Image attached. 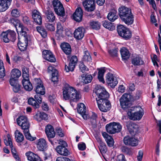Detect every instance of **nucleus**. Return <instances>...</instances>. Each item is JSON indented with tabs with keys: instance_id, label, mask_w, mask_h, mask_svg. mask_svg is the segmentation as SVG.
Instances as JSON below:
<instances>
[{
	"instance_id": "nucleus-4",
	"label": "nucleus",
	"mask_w": 161,
	"mask_h": 161,
	"mask_svg": "<svg viewBox=\"0 0 161 161\" xmlns=\"http://www.w3.org/2000/svg\"><path fill=\"white\" fill-rule=\"evenodd\" d=\"M17 24H15L14 22L13 23L15 27L16 28V26L19 25L21 30V31L20 32V35L21 36H19L18 37V46L21 51H24L26 49L28 44V36L25 31H23L22 27H20L21 25L19 22V21L17 20Z\"/></svg>"
},
{
	"instance_id": "nucleus-22",
	"label": "nucleus",
	"mask_w": 161,
	"mask_h": 161,
	"mask_svg": "<svg viewBox=\"0 0 161 161\" xmlns=\"http://www.w3.org/2000/svg\"><path fill=\"white\" fill-rule=\"evenodd\" d=\"M60 47L63 51L66 54H69L71 52V48L70 45L67 42H63L60 45Z\"/></svg>"
},
{
	"instance_id": "nucleus-27",
	"label": "nucleus",
	"mask_w": 161,
	"mask_h": 161,
	"mask_svg": "<svg viewBox=\"0 0 161 161\" xmlns=\"http://www.w3.org/2000/svg\"><path fill=\"white\" fill-rule=\"evenodd\" d=\"M4 141L6 146H9L11 148L13 147L12 142V137L9 134H8L4 137Z\"/></svg>"
},
{
	"instance_id": "nucleus-25",
	"label": "nucleus",
	"mask_w": 161,
	"mask_h": 161,
	"mask_svg": "<svg viewBox=\"0 0 161 161\" xmlns=\"http://www.w3.org/2000/svg\"><path fill=\"white\" fill-rule=\"evenodd\" d=\"M120 52L123 59L126 60L129 58L130 56L129 52L126 48L123 47L121 48Z\"/></svg>"
},
{
	"instance_id": "nucleus-44",
	"label": "nucleus",
	"mask_w": 161,
	"mask_h": 161,
	"mask_svg": "<svg viewBox=\"0 0 161 161\" xmlns=\"http://www.w3.org/2000/svg\"><path fill=\"white\" fill-rule=\"evenodd\" d=\"M1 39L5 43L9 42L10 41L8 38V33L5 31L3 32L0 35Z\"/></svg>"
},
{
	"instance_id": "nucleus-14",
	"label": "nucleus",
	"mask_w": 161,
	"mask_h": 161,
	"mask_svg": "<svg viewBox=\"0 0 161 161\" xmlns=\"http://www.w3.org/2000/svg\"><path fill=\"white\" fill-rule=\"evenodd\" d=\"M106 81L107 83L111 87H114L118 84V81L114 78L113 75L108 73L106 76Z\"/></svg>"
},
{
	"instance_id": "nucleus-49",
	"label": "nucleus",
	"mask_w": 161,
	"mask_h": 161,
	"mask_svg": "<svg viewBox=\"0 0 161 161\" xmlns=\"http://www.w3.org/2000/svg\"><path fill=\"white\" fill-rule=\"evenodd\" d=\"M23 132L26 138L30 140H32V138L29 133V128L23 130Z\"/></svg>"
},
{
	"instance_id": "nucleus-7",
	"label": "nucleus",
	"mask_w": 161,
	"mask_h": 161,
	"mask_svg": "<svg viewBox=\"0 0 161 161\" xmlns=\"http://www.w3.org/2000/svg\"><path fill=\"white\" fill-rule=\"evenodd\" d=\"M117 30L119 35L125 40H128L131 36V32L130 30L122 25H118Z\"/></svg>"
},
{
	"instance_id": "nucleus-37",
	"label": "nucleus",
	"mask_w": 161,
	"mask_h": 161,
	"mask_svg": "<svg viewBox=\"0 0 161 161\" xmlns=\"http://www.w3.org/2000/svg\"><path fill=\"white\" fill-rule=\"evenodd\" d=\"M103 25L105 28L112 31L115 29V26L113 23L106 21L103 22Z\"/></svg>"
},
{
	"instance_id": "nucleus-51",
	"label": "nucleus",
	"mask_w": 161,
	"mask_h": 161,
	"mask_svg": "<svg viewBox=\"0 0 161 161\" xmlns=\"http://www.w3.org/2000/svg\"><path fill=\"white\" fill-rule=\"evenodd\" d=\"M118 51V48H115L114 49L109 50L108 52L111 56L116 57L117 55Z\"/></svg>"
},
{
	"instance_id": "nucleus-45",
	"label": "nucleus",
	"mask_w": 161,
	"mask_h": 161,
	"mask_svg": "<svg viewBox=\"0 0 161 161\" xmlns=\"http://www.w3.org/2000/svg\"><path fill=\"white\" fill-rule=\"evenodd\" d=\"M122 151L129 155H131L133 154V152L132 149L125 146H123L121 148Z\"/></svg>"
},
{
	"instance_id": "nucleus-40",
	"label": "nucleus",
	"mask_w": 161,
	"mask_h": 161,
	"mask_svg": "<svg viewBox=\"0 0 161 161\" xmlns=\"http://www.w3.org/2000/svg\"><path fill=\"white\" fill-rule=\"evenodd\" d=\"M132 63L135 65H139L142 64L143 61L141 58L136 57L132 60Z\"/></svg>"
},
{
	"instance_id": "nucleus-2",
	"label": "nucleus",
	"mask_w": 161,
	"mask_h": 161,
	"mask_svg": "<svg viewBox=\"0 0 161 161\" xmlns=\"http://www.w3.org/2000/svg\"><path fill=\"white\" fill-rule=\"evenodd\" d=\"M63 93L64 98L65 100H69L70 104L73 107L81 98L80 92L68 85H66L63 89Z\"/></svg>"
},
{
	"instance_id": "nucleus-61",
	"label": "nucleus",
	"mask_w": 161,
	"mask_h": 161,
	"mask_svg": "<svg viewBox=\"0 0 161 161\" xmlns=\"http://www.w3.org/2000/svg\"><path fill=\"white\" fill-rule=\"evenodd\" d=\"M56 161H70L69 159L66 157H59L57 158Z\"/></svg>"
},
{
	"instance_id": "nucleus-42",
	"label": "nucleus",
	"mask_w": 161,
	"mask_h": 161,
	"mask_svg": "<svg viewBox=\"0 0 161 161\" xmlns=\"http://www.w3.org/2000/svg\"><path fill=\"white\" fill-rule=\"evenodd\" d=\"M57 12H55L58 15L61 16H63L65 15V12L64 8L62 3L60 4V5L57 8Z\"/></svg>"
},
{
	"instance_id": "nucleus-58",
	"label": "nucleus",
	"mask_w": 161,
	"mask_h": 161,
	"mask_svg": "<svg viewBox=\"0 0 161 161\" xmlns=\"http://www.w3.org/2000/svg\"><path fill=\"white\" fill-rule=\"evenodd\" d=\"M13 90L15 92H18L20 90V86L19 83L13 86Z\"/></svg>"
},
{
	"instance_id": "nucleus-8",
	"label": "nucleus",
	"mask_w": 161,
	"mask_h": 161,
	"mask_svg": "<svg viewBox=\"0 0 161 161\" xmlns=\"http://www.w3.org/2000/svg\"><path fill=\"white\" fill-rule=\"evenodd\" d=\"M107 131L110 134H114L116 132L120 131L122 126L120 124L118 123L113 122L107 124L106 126Z\"/></svg>"
},
{
	"instance_id": "nucleus-63",
	"label": "nucleus",
	"mask_w": 161,
	"mask_h": 161,
	"mask_svg": "<svg viewBox=\"0 0 161 161\" xmlns=\"http://www.w3.org/2000/svg\"><path fill=\"white\" fill-rule=\"evenodd\" d=\"M143 156V152L141 150H140L137 156V158L138 161H141Z\"/></svg>"
},
{
	"instance_id": "nucleus-50",
	"label": "nucleus",
	"mask_w": 161,
	"mask_h": 161,
	"mask_svg": "<svg viewBox=\"0 0 161 161\" xmlns=\"http://www.w3.org/2000/svg\"><path fill=\"white\" fill-rule=\"evenodd\" d=\"M61 3L58 0H54L53 2V6L55 12H57V8L60 5Z\"/></svg>"
},
{
	"instance_id": "nucleus-56",
	"label": "nucleus",
	"mask_w": 161,
	"mask_h": 161,
	"mask_svg": "<svg viewBox=\"0 0 161 161\" xmlns=\"http://www.w3.org/2000/svg\"><path fill=\"white\" fill-rule=\"evenodd\" d=\"M152 59L154 65H156L158 68V67L159 66L157 63V61H158V60L157 56L156 55H154L152 58Z\"/></svg>"
},
{
	"instance_id": "nucleus-36",
	"label": "nucleus",
	"mask_w": 161,
	"mask_h": 161,
	"mask_svg": "<svg viewBox=\"0 0 161 161\" xmlns=\"http://www.w3.org/2000/svg\"><path fill=\"white\" fill-rule=\"evenodd\" d=\"M22 80H29V74L28 69L25 67H24L22 69Z\"/></svg>"
},
{
	"instance_id": "nucleus-59",
	"label": "nucleus",
	"mask_w": 161,
	"mask_h": 161,
	"mask_svg": "<svg viewBox=\"0 0 161 161\" xmlns=\"http://www.w3.org/2000/svg\"><path fill=\"white\" fill-rule=\"evenodd\" d=\"M116 161H126L125 156L122 154L119 155L117 157Z\"/></svg>"
},
{
	"instance_id": "nucleus-47",
	"label": "nucleus",
	"mask_w": 161,
	"mask_h": 161,
	"mask_svg": "<svg viewBox=\"0 0 161 161\" xmlns=\"http://www.w3.org/2000/svg\"><path fill=\"white\" fill-rule=\"evenodd\" d=\"M36 116L37 119L39 120H46L47 117V115L44 112H38L36 114Z\"/></svg>"
},
{
	"instance_id": "nucleus-43",
	"label": "nucleus",
	"mask_w": 161,
	"mask_h": 161,
	"mask_svg": "<svg viewBox=\"0 0 161 161\" xmlns=\"http://www.w3.org/2000/svg\"><path fill=\"white\" fill-rule=\"evenodd\" d=\"M36 30L43 37L45 38L47 36V32L44 27L41 26H37L36 27Z\"/></svg>"
},
{
	"instance_id": "nucleus-20",
	"label": "nucleus",
	"mask_w": 161,
	"mask_h": 161,
	"mask_svg": "<svg viewBox=\"0 0 161 161\" xmlns=\"http://www.w3.org/2000/svg\"><path fill=\"white\" fill-rule=\"evenodd\" d=\"M37 147L41 151H43L47 148V147L46 140L43 138L39 139L36 143Z\"/></svg>"
},
{
	"instance_id": "nucleus-55",
	"label": "nucleus",
	"mask_w": 161,
	"mask_h": 161,
	"mask_svg": "<svg viewBox=\"0 0 161 161\" xmlns=\"http://www.w3.org/2000/svg\"><path fill=\"white\" fill-rule=\"evenodd\" d=\"M12 16L14 17H18L20 15L19 12V10L16 9H13L11 12Z\"/></svg>"
},
{
	"instance_id": "nucleus-24",
	"label": "nucleus",
	"mask_w": 161,
	"mask_h": 161,
	"mask_svg": "<svg viewBox=\"0 0 161 161\" xmlns=\"http://www.w3.org/2000/svg\"><path fill=\"white\" fill-rule=\"evenodd\" d=\"M83 53V61L88 63H90L92 61V59L89 52L86 49H85L84 50Z\"/></svg>"
},
{
	"instance_id": "nucleus-30",
	"label": "nucleus",
	"mask_w": 161,
	"mask_h": 161,
	"mask_svg": "<svg viewBox=\"0 0 161 161\" xmlns=\"http://www.w3.org/2000/svg\"><path fill=\"white\" fill-rule=\"evenodd\" d=\"M15 137L16 140L18 142H22L24 139L23 134L19 130H16L14 132Z\"/></svg>"
},
{
	"instance_id": "nucleus-15",
	"label": "nucleus",
	"mask_w": 161,
	"mask_h": 161,
	"mask_svg": "<svg viewBox=\"0 0 161 161\" xmlns=\"http://www.w3.org/2000/svg\"><path fill=\"white\" fill-rule=\"evenodd\" d=\"M45 131L47 137L49 138V141L53 144V142L50 139L54 138L55 136V134L53 127L50 125H47L46 127Z\"/></svg>"
},
{
	"instance_id": "nucleus-52",
	"label": "nucleus",
	"mask_w": 161,
	"mask_h": 161,
	"mask_svg": "<svg viewBox=\"0 0 161 161\" xmlns=\"http://www.w3.org/2000/svg\"><path fill=\"white\" fill-rule=\"evenodd\" d=\"M105 140L108 146L112 147L113 146L114 141L113 138L111 136L108 137V138Z\"/></svg>"
},
{
	"instance_id": "nucleus-21",
	"label": "nucleus",
	"mask_w": 161,
	"mask_h": 161,
	"mask_svg": "<svg viewBox=\"0 0 161 161\" xmlns=\"http://www.w3.org/2000/svg\"><path fill=\"white\" fill-rule=\"evenodd\" d=\"M32 17L34 21L38 25L42 23V19L40 13L36 10H34L32 12Z\"/></svg>"
},
{
	"instance_id": "nucleus-13",
	"label": "nucleus",
	"mask_w": 161,
	"mask_h": 161,
	"mask_svg": "<svg viewBox=\"0 0 161 161\" xmlns=\"http://www.w3.org/2000/svg\"><path fill=\"white\" fill-rule=\"evenodd\" d=\"M85 29L82 27H78L74 32V37L77 40H80L84 37Z\"/></svg>"
},
{
	"instance_id": "nucleus-19",
	"label": "nucleus",
	"mask_w": 161,
	"mask_h": 161,
	"mask_svg": "<svg viewBox=\"0 0 161 161\" xmlns=\"http://www.w3.org/2000/svg\"><path fill=\"white\" fill-rule=\"evenodd\" d=\"M83 12L80 8H77L73 15L74 19L77 22H80L82 19Z\"/></svg>"
},
{
	"instance_id": "nucleus-6",
	"label": "nucleus",
	"mask_w": 161,
	"mask_h": 161,
	"mask_svg": "<svg viewBox=\"0 0 161 161\" xmlns=\"http://www.w3.org/2000/svg\"><path fill=\"white\" fill-rule=\"evenodd\" d=\"M128 113L130 119L134 120L140 119L143 114V109L140 106L131 107Z\"/></svg>"
},
{
	"instance_id": "nucleus-11",
	"label": "nucleus",
	"mask_w": 161,
	"mask_h": 161,
	"mask_svg": "<svg viewBox=\"0 0 161 161\" xmlns=\"http://www.w3.org/2000/svg\"><path fill=\"white\" fill-rule=\"evenodd\" d=\"M82 4L85 10L88 12L93 11L95 8L94 0H85Z\"/></svg>"
},
{
	"instance_id": "nucleus-1",
	"label": "nucleus",
	"mask_w": 161,
	"mask_h": 161,
	"mask_svg": "<svg viewBox=\"0 0 161 161\" xmlns=\"http://www.w3.org/2000/svg\"><path fill=\"white\" fill-rule=\"evenodd\" d=\"M94 91L96 94V99L99 110L104 112L109 110L111 105L108 100L109 96L108 93L103 87L100 86H96Z\"/></svg>"
},
{
	"instance_id": "nucleus-23",
	"label": "nucleus",
	"mask_w": 161,
	"mask_h": 161,
	"mask_svg": "<svg viewBox=\"0 0 161 161\" xmlns=\"http://www.w3.org/2000/svg\"><path fill=\"white\" fill-rule=\"evenodd\" d=\"M56 150L57 152L62 155L67 156L68 155V150L64 147L59 145L56 147Z\"/></svg>"
},
{
	"instance_id": "nucleus-12",
	"label": "nucleus",
	"mask_w": 161,
	"mask_h": 161,
	"mask_svg": "<svg viewBox=\"0 0 161 161\" xmlns=\"http://www.w3.org/2000/svg\"><path fill=\"white\" fill-rule=\"evenodd\" d=\"M77 57L75 56H72L70 59L69 66L66 65H65V70L66 72H69V71H73L77 63Z\"/></svg>"
},
{
	"instance_id": "nucleus-41",
	"label": "nucleus",
	"mask_w": 161,
	"mask_h": 161,
	"mask_svg": "<svg viewBox=\"0 0 161 161\" xmlns=\"http://www.w3.org/2000/svg\"><path fill=\"white\" fill-rule=\"evenodd\" d=\"M90 26L93 29L98 30L100 27V23L97 21H92L90 22Z\"/></svg>"
},
{
	"instance_id": "nucleus-17",
	"label": "nucleus",
	"mask_w": 161,
	"mask_h": 161,
	"mask_svg": "<svg viewBox=\"0 0 161 161\" xmlns=\"http://www.w3.org/2000/svg\"><path fill=\"white\" fill-rule=\"evenodd\" d=\"M123 141L124 144L126 145L135 147L138 144V141L136 139L129 136H125L124 138Z\"/></svg>"
},
{
	"instance_id": "nucleus-32",
	"label": "nucleus",
	"mask_w": 161,
	"mask_h": 161,
	"mask_svg": "<svg viewBox=\"0 0 161 161\" xmlns=\"http://www.w3.org/2000/svg\"><path fill=\"white\" fill-rule=\"evenodd\" d=\"M21 75L20 71L18 69H13L11 73V77L13 78L18 79Z\"/></svg>"
},
{
	"instance_id": "nucleus-48",
	"label": "nucleus",
	"mask_w": 161,
	"mask_h": 161,
	"mask_svg": "<svg viewBox=\"0 0 161 161\" xmlns=\"http://www.w3.org/2000/svg\"><path fill=\"white\" fill-rule=\"evenodd\" d=\"M36 100L34 99L33 98H30L28 99V102L30 105H31L35 108H38L39 107V104L37 103Z\"/></svg>"
},
{
	"instance_id": "nucleus-53",
	"label": "nucleus",
	"mask_w": 161,
	"mask_h": 161,
	"mask_svg": "<svg viewBox=\"0 0 161 161\" xmlns=\"http://www.w3.org/2000/svg\"><path fill=\"white\" fill-rule=\"evenodd\" d=\"M45 26L47 29L49 31H53L55 30V27L52 24L49 23H46Z\"/></svg>"
},
{
	"instance_id": "nucleus-18",
	"label": "nucleus",
	"mask_w": 161,
	"mask_h": 161,
	"mask_svg": "<svg viewBox=\"0 0 161 161\" xmlns=\"http://www.w3.org/2000/svg\"><path fill=\"white\" fill-rule=\"evenodd\" d=\"M126 126L129 132L132 135L135 134L138 131V125L130 121H128L126 123Z\"/></svg>"
},
{
	"instance_id": "nucleus-10",
	"label": "nucleus",
	"mask_w": 161,
	"mask_h": 161,
	"mask_svg": "<svg viewBox=\"0 0 161 161\" xmlns=\"http://www.w3.org/2000/svg\"><path fill=\"white\" fill-rule=\"evenodd\" d=\"M130 95L125 93L120 98V104L122 108L125 109L130 106L131 104L130 101Z\"/></svg>"
},
{
	"instance_id": "nucleus-3",
	"label": "nucleus",
	"mask_w": 161,
	"mask_h": 161,
	"mask_svg": "<svg viewBox=\"0 0 161 161\" xmlns=\"http://www.w3.org/2000/svg\"><path fill=\"white\" fill-rule=\"evenodd\" d=\"M119 14L121 19L126 25L133 23L134 17L130 9L122 6L119 9Z\"/></svg>"
},
{
	"instance_id": "nucleus-39",
	"label": "nucleus",
	"mask_w": 161,
	"mask_h": 161,
	"mask_svg": "<svg viewBox=\"0 0 161 161\" xmlns=\"http://www.w3.org/2000/svg\"><path fill=\"white\" fill-rule=\"evenodd\" d=\"M82 77L83 82L86 84L90 82L92 79V76L88 74L83 75L82 76Z\"/></svg>"
},
{
	"instance_id": "nucleus-46",
	"label": "nucleus",
	"mask_w": 161,
	"mask_h": 161,
	"mask_svg": "<svg viewBox=\"0 0 161 161\" xmlns=\"http://www.w3.org/2000/svg\"><path fill=\"white\" fill-rule=\"evenodd\" d=\"M47 19L48 21L53 22L55 19V17L53 13L51 11H48L47 14Z\"/></svg>"
},
{
	"instance_id": "nucleus-54",
	"label": "nucleus",
	"mask_w": 161,
	"mask_h": 161,
	"mask_svg": "<svg viewBox=\"0 0 161 161\" xmlns=\"http://www.w3.org/2000/svg\"><path fill=\"white\" fill-rule=\"evenodd\" d=\"M58 71H55V72H53L52 73V80L53 82L57 81L58 80Z\"/></svg>"
},
{
	"instance_id": "nucleus-29",
	"label": "nucleus",
	"mask_w": 161,
	"mask_h": 161,
	"mask_svg": "<svg viewBox=\"0 0 161 161\" xmlns=\"http://www.w3.org/2000/svg\"><path fill=\"white\" fill-rule=\"evenodd\" d=\"M63 28L61 24L58 23L57 24V29L56 34V36L58 38L60 37H63Z\"/></svg>"
},
{
	"instance_id": "nucleus-38",
	"label": "nucleus",
	"mask_w": 161,
	"mask_h": 161,
	"mask_svg": "<svg viewBox=\"0 0 161 161\" xmlns=\"http://www.w3.org/2000/svg\"><path fill=\"white\" fill-rule=\"evenodd\" d=\"M77 111L80 114H83L86 113V107L84 104L80 103L78 104Z\"/></svg>"
},
{
	"instance_id": "nucleus-35",
	"label": "nucleus",
	"mask_w": 161,
	"mask_h": 161,
	"mask_svg": "<svg viewBox=\"0 0 161 161\" xmlns=\"http://www.w3.org/2000/svg\"><path fill=\"white\" fill-rule=\"evenodd\" d=\"M8 33V38L10 41L14 42L16 39V33L14 31L8 30L6 31Z\"/></svg>"
},
{
	"instance_id": "nucleus-28",
	"label": "nucleus",
	"mask_w": 161,
	"mask_h": 161,
	"mask_svg": "<svg viewBox=\"0 0 161 161\" xmlns=\"http://www.w3.org/2000/svg\"><path fill=\"white\" fill-rule=\"evenodd\" d=\"M22 84L25 89L29 91H31L33 89L32 85L29 80H22Z\"/></svg>"
},
{
	"instance_id": "nucleus-9",
	"label": "nucleus",
	"mask_w": 161,
	"mask_h": 161,
	"mask_svg": "<svg viewBox=\"0 0 161 161\" xmlns=\"http://www.w3.org/2000/svg\"><path fill=\"white\" fill-rule=\"evenodd\" d=\"M17 125L21 127L23 130H27L29 128L30 123L27 117L24 115L19 116L16 119Z\"/></svg>"
},
{
	"instance_id": "nucleus-31",
	"label": "nucleus",
	"mask_w": 161,
	"mask_h": 161,
	"mask_svg": "<svg viewBox=\"0 0 161 161\" xmlns=\"http://www.w3.org/2000/svg\"><path fill=\"white\" fill-rule=\"evenodd\" d=\"M12 0H0V6L3 8V10L4 11L7 9L8 6L10 5V2Z\"/></svg>"
},
{
	"instance_id": "nucleus-64",
	"label": "nucleus",
	"mask_w": 161,
	"mask_h": 161,
	"mask_svg": "<svg viewBox=\"0 0 161 161\" xmlns=\"http://www.w3.org/2000/svg\"><path fill=\"white\" fill-rule=\"evenodd\" d=\"M97 142L99 143L100 147H101L106 146L105 143H104L102 141V139L100 138L97 137Z\"/></svg>"
},
{
	"instance_id": "nucleus-16",
	"label": "nucleus",
	"mask_w": 161,
	"mask_h": 161,
	"mask_svg": "<svg viewBox=\"0 0 161 161\" xmlns=\"http://www.w3.org/2000/svg\"><path fill=\"white\" fill-rule=\"evenodd\" d=\"M43 58L51 62H55L56 59L53 53L50 51L44 50L42 52Z\"/></svg>"
},
{
	"instance_id": "nucleus-33",
	"label": "nucleus",
	"mask_w": 161,
	"mask_h": 161,
	"mask_svg": "<svg viewBox=\"0 0 161 161\" xmlns=\"http://www.w3.org/2000/svg\"><path fill=\"white\" fill-rule=\"evenodd\" d=\"M105 72V70L104 69H99L98 72L97 78L100 82L103 83H105L103 75Z\"/></svg>"
},
{
	"instance_id": "nucleus-26",
	"label": "nucleus",
	"mask_w": 161,
	"mask_h": 161,
	"mask_svg": "<svg viewBox=\"0 0 161 161\" xmlns=\"http://www.w3.org/2000/svg\"><path fill=\"white\" fill-rule=\"evenodd\" d=\"M25 155L28 160L30 161H35L36 159L37 160L40 158L37 155L31 152H28L26 153Z\"/></svg>"
},
{
	"instance_id": "nucleus-60",
	"label": "nucleus",
	"mask_w": 161,
	"mask_h": 161,
	"mask_svg": "<svg viewBox=\"0 0 161 161\" xmlns=\"http://www.w3.org/2000/svg\"><path fill=\"white\" fill-rule=\"evenodd\" d=\"M10 83L12 86H13L18 83L17 80L16 79L13 78L11 77L10 81Z\"/></svg>"
},
{
	"instance_id": "nucleus-62",
	"label": "nucleus",
	"mask_w": 161,
	"mask_h": 161,
	"mask_svg": "<svg viewBox=\"0 0 161 161\" xmlns=\"http://www.w3.org/2000/svg\"><path fill=\"white\" fill-rule=\"evenodd\" d=\"M80 69L81 71L84 72L85 70H87L88 69L83 63H81L80 64Z\"/></svg>"
},
{
	"instance_id": "nucleus-5",
	"label": "nucleus",
	"mask_w": 161,
	"mask_h": 161,
	"mask_svg": "<svg viewBox=\"0 0 161 161\" xmlns=\"http://www.w3.org/2000/svg\"><path fill=\"white\" fill-rule=\"evenodd\" d=\"M33 84L35 87L36 94L35 95V98L39 103L42 101L41 95L45 94V89L43 85L42 81L39 78H35L33 81Z\"/></svg>"
},
{
	"instance_id": "nucleus-34",
	"label": "nucleus",
	"mask_w": 161,
	"mask_h": 161,
	"mask_svg": "<svg viewBox=\"0 0 161 161\" xmlns=\"http://www.w3.org/2000/svg\"><path fill=\"white\" fill-rule=\"evenodd\" d=\"M116 12L114 10L109 13L107 16V18L110 21L112 22L114 21L117 19L118 16L116 15Z\"/></svg>"
},
{
	"instance_id": "nucleus-57",
	"label": "nucleus",
	"mask_w": 161,
	"mask_h": 161,
	"mask_svg": "<svg viewBox=\"0 0 161 161\" xmlns=\"http://www.w3.org/2000/svg\"><path fill=\"white\" fill-rule=\"evenodd\" d=\"M97 115L95 114H93L91 118L90 119V121L92 125H95L96 124V119Z\"/></svg>"
}]
</instances>
